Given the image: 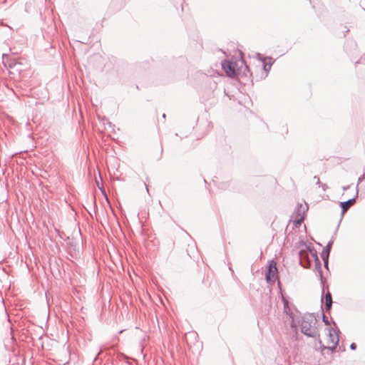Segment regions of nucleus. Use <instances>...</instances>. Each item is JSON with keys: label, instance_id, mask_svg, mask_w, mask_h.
<instances>
[{"label": "nucleus", "instance_id": "1", "mask_svg": "<svg viewBox=\"0 0 365 365\" xmlns=\"http://www.w3.org/2000/svg\"><path fill=\"white\" fill-rule=\"evenodd\" d=\"M301 330L309 336H319L317 319L311 314L305 316L301 324Z\"/></svg>", "mask_w": 365, "mask_h": 365}, {"label": "nucleus", "instance_id": "2", "mask_svg": "<svg viewBox=\"0 0 365 365\" xmlns=\"http://www.w3.org/2000/svg\"><path fill=\"white\" fill-rule=\"evenodd\" d=\"M339 341V337L336 331L328 327L326 329L324 334L319 339L321 345L324 349H334L336 346Z\"/></svg>", "mask_w": 365, "mask_h": 365}, {"label": "nucleus", "instance_id": "3", "mask_svg": "<svg viewBox=\"0 0 365 365\" xmlns=\"http://www.w3.org/2000/svg\"><path fill=\"white\" fill-rule=\"evenodd\" d=\"M222 66L229 77H235L238 72V68L236 62L225 61L222 62Z\"/></svg>", "mask_w": 365, "mask_h": 365}, {"label": "nucleus", "instance_id": "4", "mask_svg": "<svg viewBox=\"0 0 365 365\" xmlns=\"http://www.w3.org/2000/svg\"><path fill=\"white\" fill-rule=\"evenodd\" d=\"M277 278V269L276 267V263L274 262H271L268 272L266 274V280L268 283L272 284L275 282Z\"/></svg>", "mask_w": 365, "mask_h": 365}, {"label": "nucleus", "instance_id": "5", "mask_svg": "<svg viewBox=\"0 0 365 365\" xmlns=\"http://www.w3.org/2000/svg\"><path fill=\"white\" fill-rule=\"evenodd\" d=\"M356 202V197L348 200L346 202H341L340 206L341 207V214L344 215Z\"/></svg>", "mask_w": 365, "mask_h": 365}, {"label": "nucleus", "instance_id": "6", "mask_svg": "<svg viewBox=\"0 0 365 365\" xmlns=\"http://www.w3.org/2000/svg\"><path fill=\"white\" fill-rule=\"evenodd\" d=\"M332 299L331 295L329 292H327L325 295V307L326 310L328 311L331 307Z\"/></svg>", "mask_w": 365, "mask_h": 365}, {"label": "nucleus", "instance_id": "7", "mask_svg": "<svg viewBox=\"0 0 365 365\" xmlns=\"http://www.w3.org/2000/svg\"><path fill=\"white\" fill-rule=\"evenodd\" d=\"M303 220H304V217L301 216L299 218L294 220V224L296 227H298L301 225V223Z\"/></svg>", "mask_w": 365, "mask_h": 365}, {"label": "nucleus", "instance_id": "8", "mask_svg": "<svg viewBox=\"0 0 365 365\" xmlns=\"http://www.w3.org/2000/svg\"><path fill=\"white\" fill-rule=\"evenodd\" d=\"M263 68L264 69V71H265V73L267 74L269 71V70L271 68V64H268V63H264L263 65Z\"/></svg>", "mask_w": 365, "mask_h": 365}, {"label": "nucleus", "instance_id": "9", "mask_svg": "<svg viewBox=\"0 0 365 365\" xmlns=\"http://www.w3.org/2000/svg\"><path fill=\"white\" fill-rule=\"evenodd\" d=\"M356 344H352L351 345V348L352 349H356Z\"/></svg>", "mask_w": 365, "mask_h": 365}, {"label": "nucleus", "instance_id": "10", "mask_svg": "<svg viewBox=\"0 0 365 365\" xmlns=\"http://www.w3.org/2000/svg\"><path fill=\"white\" fill-rule=\"evenodd\" d=\"M314 178H316V179H317V183H319V182H320V180H319V178L318 177H314Z\"/></svg>", "mask_w": 365, "mask_h": 365}]
</instances>
